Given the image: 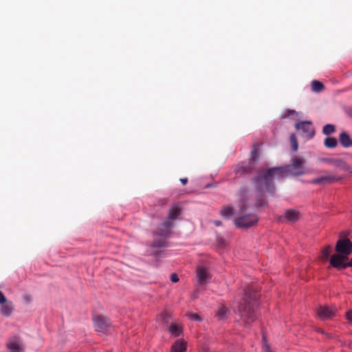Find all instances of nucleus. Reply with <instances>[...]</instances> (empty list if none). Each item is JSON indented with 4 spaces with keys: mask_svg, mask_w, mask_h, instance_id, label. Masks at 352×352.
Segmentation results:
<instances>
[{
    "mask_svg": "<svg viewBox=\"0 0 352 352\" xmlns=\"http://www.w3.org/2000/svg\"><path fill=\"white\" fill-rule=\"evenodd\" d=\"M172 226L173 223L170 221H169L168 220L165 221L158 228L155 233H157L160 236H162L164 237H167L170 232V228H172Z\"/></svg>",
    "mask_w": 352,
    "mask_h": 352,
    "instance_id": "16",
    "label": "nucleus"
},
{
    "mask_svg": "<svg viewBox=\"0 0 352 352\" xmlns=\"http://www.w3.org/2000/svg\"><path fill=\"white\" fill-rule=\"evenodd\" d=\"M214 223L217 226H219L221 225V222L220 221H215Z\"/></svg>",
    "mask_w": 352,
    "mask_h": 352,
    "instance_id": "39",
    "label": "nucleus"
},
{
    "mask_svg": "<svg viewBox=\"0 0 352 352\" xmlns=\"http://www.w3.org/2000/svg\"><path fill=\"white\" fill-rule=\"evenodd\" d=\"M180 182L182 183L183 185H186L188 183V178H182L180 179Z\"/></svg>",
    "mask_w": 352,
    "mask_h": 352,
    "instance_id": "37",
    "label": "nucleus"
},
{
    "mask_svg": "<svg viewBox=\"0 0 352 352\" xmlns=\"http://www.w3.org/2000/svg\"><path fill=\"white\" fill-rule=\"evenodd\" d=\"M346 319L352 324V310H349L346 313Z\"/></svg>",
    "mask_w": 352,
    "mask_h": 352,
    "instance_id": "34",
    "label": "nucleus"
},
{
    "mask_svg": "<svg viewBox=\"0 0 352 352\" xmlns=\"http://www.w3.org/2000/svg\"><path fill=\"white\" fill-rule=\"evenodd\" d=\"M14 311V303L11 300H7L0 305V314L3 317H10Z\"/></svg>",
    "mask_w": 352,
    "mask_h": 352,
    "instance_id": "15",
    "label": "nucleus"
},
{
    "mask_svg": "<svg viewBox=\"0 0 352 352\" xmlns=\"http://www.w3.org/2000/svg\"><path fill=\"white\" fill-rule=\"evenodd\" d=\"M288 175L285 166H278L267 169L263 174L254 177L252 181L258 192H266L274 197L276 190L274 179H280Z\"/></svg>",
    "mask_w": 352,
    "mask_h": 352,
    "instance_id": "1",
    "label": "nucleus"
},
{
    "mask_svg": "<svg viewBox=\"0 0 352 352\" xmlns=\"http://www.w3.org/2000/svg\"><path fill=\"white\" fill-rule=\"evenodd\" d=\"M180 213V208L177 206H174L168 211V219L170 220H175Z\"/></svg>",
    "mask_w": 352,
    "mask_h": 352,
    "instance_id": "22",
    "label": "nucleus"
},
{
    "mask_svg": "<svg viewBox=\"0 0 352 352\" xmlns=\"http://www.w3.org/2000/svg\"><path fill=\"white\" fill-rule=\"evenodd\" d=\"M292 148L294 151H296L298 148V144L295 134L292 133L289 137Z\"/></svg>",
    "mask_w": 352,
    "mask_h": 352,
    "instance_id": "30",
    "label": "nucleus"
},
{
    "mask_svg": "<svg viewBox=\"0 0 352 352\" xmlns=\"http://www.w3.org/2000/svg\"><path fill=\"white\" fill-rule=\"evenodd\" d=\"M166 237H164L162 236H160L157 233H154V239L153 241L151 244V246L153 248H162L166 246Z\"/></svg>",
    "mask_w": 352,
    "mask_h": 352,
    "instance_id": "20",
    "label": "nucleus"
},
{
    "mask_svg": "<svg viewBox=\"0 0 352 352\" xmlns=\"http://www.w3.org/2000/svg\"><path fill=\"white\" fill-rule=\"evenodd\" d=\"M337 254L342 255L349 258V255L352 253V242L349 239H339L335 247Z\"/></svg>",
    "mask_w": 352,
    "mask_h": 352,
    "instance_id": "4",
    "label": "nucleus"
},
{
    "mask_svg": "<svg viewBox=\"0 0 352 352\" xmlns=\"http://www.w3.org/2000/svg\"><path fill=\"white\" fill-rule=\"evenodd\" d=\"M189 319L191 320H195V321H201V317L198 314H189L188 315Z\"/></svg>",
    "mask_w": 352,
    "mask_h": 352,
    "instance_id": "33",
    "label": "nucleus"
},
{
    "mask_svg": "<svg viewBox=\"0 0 352 352\" xmlns=\"http://www.w3.org/2000/svg\"><path fill=\"white\" fill-rule=\"evenodd\" d=\"M170 280L173 282V283H177L179 281V277L176 274H172L170 275Z\"/></svg>",
    "mask_w": 352,
    "mask_h": 352,
    "instance_id": "36",
    "label": "nucleus"
},
{
    "mask_svg": "<svg viewBox=\"0 0 352 352\" xmlns=\"http://www.w3.org/2000/svg\"><path fill=\"white\" fill-rule=\"evenodd\" d=\"M331 162L334 166L339 167L343 170L352 173V167L347 164V163L341 159L326 160Z\"/></svg>",
    "mask_w": 352,
    "mask_h": 352,
    "instance_id": "19",
    "label": "nucleus"
},
{
    "mask_svg": "<svg viewBox=\"0 0 352 352\" xmlns=\"http://www.w3.org/2000/svg\"><path fill=\"white\" fill-rule=\"evenodd\" d=\"M170 316L168 314V313L164 311V312H162L161 314H160V318L162 320V322L166 324H168L169 321H168V318H169Z\"/></svg>",
    "mask_w": 352,
    "mask_h": 352,
    "instance_id": "32",
    "label": "nucleus"
},
{
    "mask_svg": "<svg viewBox=\"0 0 352 352\" xmlns=\"http://www.w3.org/2000/svg\"><path fill=\"white\" fill-rule=\"evenodd\" d=\"M299 211L297 210L288 209L283 216L279 217V221L283 222L286 221L291 223H295L299 219Z\"/></svg>",
    "mask_w": 352,
    "mask_h": 352,
    "instance_id": "14",
    "label": "nucleus"
},
{
    "mask_svg": "<svg viewBox=\"0 0 352 352\" xmlns=\"http://www.w3.org/2000/svg\"><path fill=\"white\" fill-rule=\"evenodd\" d=\"M311 89L315 92H320L324 89V85L320 81L313 80L311 82Z\"/></svg>",
    "mask_w": 352,
    "mask_h": 352,
    "instance_id": "26",
    "label": "nucleus"
},
{
    "mask_svg": "<svg viewBox=\"0 0 352 352\" xmlns=\"http://www.w3.org/2000/svg\"><path fill=\"white\" fill-rule=\"evenodd\" d=\"M296 117H298V113L294 110L290 109H287V111H285L282 116L283 118H292L293 119H294Z\"/></svg>",
    "mask_w": 352,
    "mask_h": 352,
    "instance_id": "31",
    "label": "nucleus"
},
{
    "mask_svg": "<svg viewBox=\"0 0 352 352\" xmlns=\"http://www.w3.org/2000/svg\"><path fill=\"white\" fill-rule=\"evenodd\" d=\"M262 350L263 352H274L267 342V337L265 333L262 336Z\"/></svg>",
    "mask_w": 352,
    "mask_h": 352,
    "instance_id": "25",
    "label": "nucleus"
},
{
    "mask_svg": "<svg viewBox=\"0 0 352 352\" xmlns=\"http://www.w3.org/2000/svg\"><path fill=\"white\" fill-rule=\"evenodd\" d=\"M94 327L98 332L102 333L109 331L111 328L109 319L102 316L94 318Z\"/></svg>",
    "mask_w": 352,
    "mask_h": 352,
    "instance_id": "8",
    "label": "nucleus"
},
{
    "mask_svg": "<svg viewBox=\"0 0 352 352\" xmlns=\"http://www.w3.org/2000/svg\"><path fill=\"white\" fill-rule=\"evenodd\" d=\"M196 276L198 283L201 285H206L211 278L208 269L204 266L197 267Z\"/></svg>",
    "mask_w": 352,
    "mask_h": 352,
    "instance_id": "12",
    "label": "nucleus"
},
{
    "mask_svg": "<svg viewBox=\"0 0 352 352\" xmlns=\"http://www.w3.org/2000/svg\"><path fill=\"white\" fill-rule=\"evenodd\" d=\"M258 219L255 215L248 214L236 218L234 222L239 228H248L255 225Z\"/></svg>",
    "mask_w": 352,
    "mask_h": 352,
    "instance_id": "7",
    "label": "nucleus"
},
{
    "mask_svg": "<svg viewBox=\"0 0 352 352\" xmlns=\"http://www.w3.org/2000/svg\"><path fill=\"white\" fill-rule=\"evenodd\" d=\"M339 140L341 145L344 148H349L351 146V141L349 134L346 132H342L339 135Z\"/></svg>",
    "mask_w": 352,
    "mask_h": 352,
    "instance_id": "21",
    "label": "nucleus"
},
{
    "mask_svg": "<svg viewBox=\"0 0 352 352\" xmlns=\"http://www.w3.org/2000/svg\"><path fill=\"white\" fill-rule=\"evenodd\" d=\"M168 331L172 336L178 337L183 333V326L179 323L172 322L168 326Z\"/></svg>",
    "mask_w": 352,
    "mask_h": 352,
    "instance_id": "17",
    "label": "nucleus"
},
{
    "mask_svg": "<svg viewBox=\"0 0 352 352\" xmlns=\"http://www.w3.org/2000/svg\"><path fill=\"white\" fill-rule=\"evenodd\" d=\"M256 166L255 157L252 156L248 162H241L236 166L235 172L240 175L250 174Z\"/></svg>",
    "mask_w": 352,
    "mask_h": 352,
    "instance_id": "6",
    "label": "nucleus"
},
{
    "mask_svg": "<svg viewBox=\"0 0 352 352\" xmlns=\"http://www.w3.org/2000/svg\"><path fill=\"white\" fill-rule=\"evenodd\" d=\"M346 267H352V257H351V259L350 260L349 262H346Z\"/></svg>",
    "mask_w": 352,
    "mask_h": 352,
    "instance_id": "38",
    "label": "nucleus"
},
{
    "mask_svg": "<svg viewBox=\"0 0 352 352\" xmlns=\"http://www.w3.org/2000/svg\"><path fill=\"white\" fill-rule=\"evenodd\" d=\"M8 299L5 296V295L3 294L1 291H0V305L3 304V302H6Z\"/></svg>",
    "mask_w": 352,
    "mask_h": 352,
    "instance_id": "35",
    "label": "nucleus"
},
{
    "mask_svg": "<svg viewBox=\"0 0 352 352\" xmlns=\"http://www.w3.org/2000/svg\"><path fill=\"white\" fill-rule=\"evenodd\" d=\"M343 177L336 175H326L318 178H315L309 182L310 184L314 185H324L332 184L342 179Z\"/></svg>",
    "mask_w": 352,
    "mask_h": 352,
    "instance_id": "9",
    "label": "nucleus"
},
{
    "mask_svg": "<svg viewBox=\"0 0 352 352\" xmlns=\"http://www.w3.org/2000/svg\"><path fill=\"white\" fill-rule=\"evenodd\" d=\"M243 302L238 307V312L245 326L250 325L256 319V307L258 306V295L251 289H244Z\"/></svg>",
    "mask_w": 352,
    "mask_h": 352,
    "instance_id": "2",
    "label": "nucleus"
},
{
    "mask_svg": "<svg viewBox=\"0 0 352 352\" xmlns=\"http://www.w3.org/2000/svg\"><path fill=\"white\" fill-rule=\"evenodd\" d=\"M324 145L328 148H334L338 146V140L333 137H327L324 140Z\"/></svg>",
    "mask_w": 352,
    "mask_h": 352,
    "instance_id": "23",
    "label": "nucleus"
},
{
    "mask_svg": "<svg viewBox=\"0 0 352 352\" xmlns=\"http://www.w3.org/2000/svg\"><path fill=\"white\" fill-rule=\"evenodd\" d=\"M336 309L327 305H320L316 309L317 316L322 320L332 318L336 315Z\"/></svg>",
    "mask_w": 352,
    "mask_h": 352,
    "instance_id": "10",
    "label": "nucleus"
},
{
    "mask_svg": "<svg viewBox=\"0 0 352 352\" xmlns=\"http://www.w3.org/2000/svg\"><path fill=\"white\" fill-rule=\"evenodd\" d=\"M305 160L300 156L295 155L292 157L290 164L285 165L288 175L292 176L304 175L305 173Z\"/></svg>",
    "mask_w": 352,
    "mask_h": 352,
    "instance_id": "3",
    "label": "nucleus"
},
{
    "mask_svg": "<svg viewBox=\"0 0 352 352\" xmlns=\"http://www.w3.org/2000/svg\"><path fill=\"white\" fill-rule=\"evenodd\" d=\"M331 252V246L327 245L323 248L322 250V258L324 261L327 260Z\"/></svg>",
    "mask_w": 352,
    "mask_h": 352,
    "instance_id": "29",
    "label": "nucleus"
},
{
    "mask_svg": "<svg viewBox=\"0 0 352 352\" xmlns=\"http://www.w3.org/2000/svg\"><path fill=\"white\" fill-rule=\"evenodd\" d=\"M336 131V127L334 125L327 124L323 126L322 133L326 135H329Z\"/></svg>",
    "mask_w": 352,
    "mask_h": 352,
    "instance_id": "27",
    "label": "nucleus"
},
{
    "mask_svg": "<svg viewBox=\"0 0 352 352\" xmlns=\"http://www.w3.org/2000/svg\"><path fill=\"white\" fill-rule=\"evenodd\" d=\"M221 215L224 218H230L233 214V208L230 206H226L220 211Z\"/></svg>",
    "mask_w": 352,
    "mask_h": 352,
    "instance_id": "24",
    "label": "nucleus"
},
{
    "mask_svg": "<svg viewBox=\"0 0 352 352\" xmlns=\"http://www.w3.org/2000/svg\"><path fill=\"white\" fill-rule=\"evenodd\" d=\"M6 345L11 352H23L24 350L23 342L18 336H12L9 338Z\"/></svg>",
    "mask_w": 352,
    "mask_h": 352,
    "instance_id": "11",
    "label": "nucleus"
},
{
    "mask_svg": "<svg viewBox=\"0 0 352 352\" xmlns=\"http://www.w3.org/2000/svg\"><path fill=\"white\" fill-rule=\"evenodd\" d=\"M187 349V342L184 339L177 340L171 347V352H185Z\"/></svg>",
    "mask_w": 352,
    "mask_h": 352,
    "instance_id": "18",
    "label": "nucleus"
},
{
    "mask_svg": "<svg viewBox=\"0 0 352 352\" xmlns=\"http://www.w3.org/2000/svg\"><path fill=\"white\" fill-rule=\"evenodd\" d=\"M228 312V309L224 306H221L218 309L217 316L219 318V319L223 320L227 317Z\"/></svg>",
    "mask_w": 352,
    "mask_h": 352,
    "instance_id": "28",
    "label": "nucleus"
},
{
    "mask_svg": "<svg viewBox=\"0 0 352 352\" xmlns=\"http://www.w3.org/2000/svg\"><path fill=\"white\" fill-rule=\"evenodd\" d=\"M348 259L349 258H346L342 255L335 254L331 256L329 262L332 267L340 270L346 268V265Z\"/></svg>",
    "mask_w": 352,
    "mask_h": 352,
    "instance_id": "13",
    "label": "nucleus"
},
{
    "mask_svg": "<svg viewBox=\"0 0 352 352\" xmlns=\"http://www.w3.org/2000/svg\"><path fill=\"white\" fill-rule=\"evenodd\" d=\"M296 130L300 131L301 135L307 139H311L315 135L314 128L311 122L302 121L295 124Z\"/></svg>",
    "mask_w": 352,
    "mask_h": 352,
    "instance_id": "5",
    "label": "nucleus"
}]
</instances>
